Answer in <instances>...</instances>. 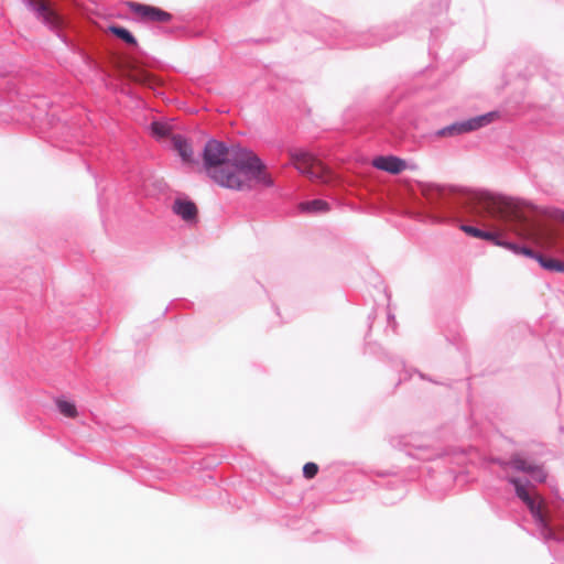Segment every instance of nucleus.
<instances>
[{
	"label": "nucleus",
	"instance_id": "f257e3e1",
	"mask_svg": "<svg viewBox=\"0 0 564 564\" xmlns=\"http://www.w3.org/2000/svg\"><path fill=\"white\" fill-rule=\"evenodd\" d=\"M456 194L453 185L416 182L409 192V213L419 221L442 224L459 207L471 220L490 221L518 238L531 240L542 235V226L530 210L514 205L498 206L489 193L468 195L460 202H455Z\"/></svg>",
	"mask_w": 564,
	"mask_h": 564
},
{
	"label": "nucleus",
	"instance_id": "f03ea898",
	"mask_svg": "<svg viewBox=\"0 0 564 564\" xmlns=\"http://www.w3.org/2000/svg\"><path fill=\"white\" fill-rule=\"evenodd\" d=\"M207 175L219 186L235 189H251L250 182L272 187L274 181L267 171V164L250 149L240 144H227L210 138L202 152Z\"/></svg>",
	"mask_w": 564,
	"mask_h": 564
},
{
	"label": "nucleus",
	"instance_id": "7ed1b4c3",
	"mask_svg": "<svg viewBox=\"0 0 564 564\" xmlns=\"http://www.w3.org/2000/svg\"><path fill=\"white\" fill-rule=\"evenodd\" d=\"M313 18L317 23L316 28L308 30L317 36L325 39L326 36L334 42L329 43L341 48L352 47H371L380 45L384 42L393 40L406 30L403 21H394L387 24L376 25L367 31L348 30L339 21L329 19L328 17L313 13Z\"/></svg>",
	"mask_w": 564,
	"mask_h": 564
},
{
	"label": "nucleus",
	"instance_id": "20e7f679",
	"mask_svg": "<svg viewBox=\"0 0 564 564\" xmlns=\"http://www.w3.org/2000/svg\"><path fill=\"white\" fill-rule=\"evenodd\" d=\"M390 445L404 452L408 456L423 462L433 460L441 455L440 449L432 445L430 438L419 434L392 436Z\"/></svg>",
	"mask_w": 564,
	"mask_h": 564
},
{
	"label": "nucleus",
	"instance_id": "39448f33",
	"mask_svg": "<svg viewBox=\"0 0 564 564\" xmlns=\"http://www.w3.org/2000/svg\"><path fill=\"white\" fill-rule=\"evenodd\" d=\"M22 2L28 10L33 13L36 20L55 34L68 48L74 47L72 40L62 31L65 18L59 11L51 9L46 3L36 2L35 0H22Z\"/></svg>",
	"mask_w": 564,
	"mask_h": 564
},
{
	"label": "nucleus",
	"instance_id": "423d86ee",
	"mask_svg": "<svg viewBox=\"0 0 564 564\" xmlns=\"http://www.w3.org/2000/svg\"><path fill=\"white\" fill-rule=\"evenodd\" d=\"M499 117V112L494 110L482 115H478L465 120L455 121L436 130L433 135L436 138L457 137L466 133L477 131L487 127Z\"/></svg>",
	"mask_w": 564,
	"mask_h": 564
},
{
	"label": "nucleus",
	"instance_id": "0eeeda50",
	"mask_svg": "<svg viewBox=\"0 0 564 564\" xmlns=\"http://www.w3.org/2000/svg\"><path fill=\"white\" fill-rule=\"evenodd\" d=\"M290 160L294 167L311 181L322 178L321 171L317 170L319 164L318 158L305 149H294L290 152Z\"/></svg>",
	"mask_w": 564,
	"mask_h": 564
},
{
	"label": "nucleus",
	"instance_id": "6e6552de",
	"mask_svg": "<svg viewBox=\"0 0 564 564\" xmlns=\"http://www.w3.org/2000/svg\"><path fill=\"white\" fill-rule=\"evenodd\" d=\"M507 481L513 486L516 497L525 505L531 517L540 519V511L543 510V499H538L529 492L528 488L531 482L516 476L508 477Z\"/></svg>",
	"mask_w": 564,
	"mask_h": 564
},
{
	"label": "nucleus",
	"instance_id": "1a4fd4ad",
	"mask_svg": "<svg viewBox=\"0 0 564 564\" xmlns=\"http://www.w3.org/2000/svg\"><path fill=\"white\" fill-rule=\"evenodd\" d=\"M127 6L129 10L140 18L142 22H170L173 15L152 4H145L135 1H128Z\"/></svg>",
	"mask_w": 564,
	"mask_h": 564
},
{
	"label": "nucleus",
	"instance_id": "9d476101",
	"mask_svg": "<svg viewBox=\"0 0 564 564\" xmlns=\"http://www.w3.org/2000/svg\"><path fill=\"white\" fill-rule=\"evenodd\" d=\"M172 212L188 226H195L198 223V208L186 195L174 199L172 204Z\"/></svg>",
	"mask_w": 564,
	"mask_h": 564
},
{
	"label": "nucleus",
	"instance_id": "9b49d317",
	"mask_svg": "<svg viewBox=\"0 0 564 564\" xmlns=\"http://www.w3.org/2000/svg\"><path fill=\"white\" fill-rule=\"evenodd\" d=\"M372 165L376 169L388 172L390 174H400L406 169L408 163L404 159L389 154L376 156L372 160Z\"/></svg>",
	"mask_w": 564,
	"mask_h": 564
},
{
	"label": "nucleus",
	"instance_id": "f8f14e48",
	"mask_svg": "<svg viewBox=\"0 0 564 564\" xmlns=\"http://www.w3.org/2000/svg\"><path fill=\"white\" fill-rule=\"evenodd\" d=\"M171 141L173 149L177 152L181 160L187 164H196L197 160L194 158L192 143L187 138L180 133L172 134Z\"/></svg>",
	"mask_w": 564,
	"mask_h": 564
},
{
	"label": "nucleus",
	"instance_id": "ddd939ff",
	"mask_svg": "<svg viewBox=\"0 0 564 564\" xmlns=\"http://www.w3.org/2000/svg\"><path fill=\"white\" fill-rule=\"evenodd\" d=\"M535 525L539 529V532L545 543L551 541L561 543L563 542V538L556 532L550 521L547 520L543 510L540 511V519L536 517H532Z\"/></svg>",
	"mask_w": 564,
	"mask_h": 564
},
{
	"label": "nucleus",
	"instance_id": "4468645a",
	"mask_svg": "<svg viewBox=\"0 0 564 564\" xmlns=\"http://www.w3.org/2000/svg\"><path fill=\"white\" fill-rule=\"evenodd\" d=\"M494 462L503 469L510 467L517 471L525 474L530 471L531 466L534 464L522 457L520 454L511 455L508 460H505L502 458H496Z\"/></svg>",
	"mask_w": 564,
	"mask_h": 564
},
{
	"label": "nucleus",
	"instance_id": "2eb2a0df",
	"mask_svg": "<svg viewBox=\"0 0 564 564\" xmlns=\"http://www.w3.org/2000/svg\"><path fill=\"white\" fill-rule=\"evenodd\" d=\"M172 126L163 120H153L149 126V131L151 135L158 140L161 141L165 138L172 137Z\"/></svg>",
	"mask_w": 564,
	"mask_h": 564
},
{
	"label": "nucleus",
	"instance_id": "dca6fc26",
	"mask_svg": "<svg viewBox=\"0 0 564 564\" xmlns=\"http://www.w3.org/2000/svg\"><path fill=\"white\" fill-rule=\"evenodd\" d=\"M427 11L425 13V21L432 22L433 18H436L448 10L449 0H427Z\"/></svg>",
	"mask_w": 564,
	"mask_h": 564
},
{
	"label": "nucleus",
	"instance_id": "f3484780",
	"mask_svg": "<svg viewBox=\"0 0 564 564\" xmlns=\"http://www.w3.org/2000/svg\"><path fill=\"white\" fill-rule=\"evenodd\" d=\"M108 30L113 36L120 39L126 44H128L130 46H134V47L138 46V41H137L135 36L127 28L119 25V24H111L108 26Z\"/></svg>",
	"mask_w": 564,
	"mask_h": 564
},
{
	"label": "nucleus",
	"instance_id": "a211bd4d",
	"mask_svg": "<svg viewBox=\"0 0 564 564\" xmlns=\"http://www.w3.org/2000/svg\"><path fill=\"white\" fill-rule=\"evenodd\" d=\"M301 209L305 213L318 214L325 213L329 209V205L326 200L321 198H314L301 204Z\"/></svg>",
	"mask_w": 564,
	"mask_h": 564
},
{
	"label": "nucleus",
	"instance_id": "6ab92c4d",
	"mask_svg": "<svg viewBox=\"0 0 564 564\" xmlns=\"http://www.w3.org/2000/svg\"><path fill=\"white\" fill-rule=\"evenodd\" d=\"M538 262L544 270L564 273V261L542 254L539 256Z\"/></svg>",
	"mask_w": 564,
	"mask_h": 564
},
{
	"label": "nucleus",
	"instance_id": "aec40b11",
	"mask_svg": "<svg viewBox=\"0 0 564 564\" xmlns=\"http://www.w3.org/2000/svg\"><path fill=\"white\" fill-rule=\"evenodd\" d=\"M55 405L58 412L66 417H75L77 415V408L75 402L67 400L64 397L56 398Z\"/></svg>",
	"mask_w": 564,
	"mask_h": 564
},
{
	"label": "nucleus",
	"instance_id": "412c9836",
	"mask_svg": "<svg viewBox=\"0 0 564 564\" xmlns=\"http://www.w3.org/2000/svg\"><path fill=\"white\" fill-rule=\"evenodd\" d=\"M478 239L489 241L492 245L498 246V247H499V245H501V241H502V237L498 232L492 231V230H485V229H481V234Z\"/></svg>",
	"mask_w": 564,
	"mask_h": 564
},
{
	"label": "nucleus",
	"instance_id": "4be33fe9",
	"mask_svg": "<svg viewBox=\"0 0 564 564\" xmlns=\"http://www.w3.org/2000/svg\"><path fill=\"white\" fill-rule=\"evenodd\" d=\"M528 474L536 482H544L547 477V474L545 473V470L542 468V466H540L538 464H533Z\"/></svg>",
	"mask_w": 564,
	"mask_h": 564
},
{
	"label": "nucleus",
	"instance_id": "5701e85b",
	"mask_svg": "<svg viewBox=\"0 0 564 564\" xmlns=\"http://www.w3.org/2000/svg\"><path fill=\"white\" fill-rule=\"evenodd\" d=\"M319 467L314 462H307L303 466V477L306 479H313L318 474Z\"/></svg>",
	"mask_w": 564,
	"mask_h": 564
},
{
	"label": "nucleus",
	"instance_id": "b1692460",
	"mask_svg": "<svg viewBox=\"0 0 564 564\" xmlns=\"http://www.w3.org/2000/svg\"><path fill=\"white\" fill-rule=\"evenodd\" d=\"M459 229L465 232L467 236L473 238H479L481 234V228H478L476 226L469 225V224H460Z\"/></svg>",
	"mask_w": 564,
	"mask_h": 564
},
{
	"label": "nucleus",
	"instance_id": "393cba45",
	"mask_svg": "<svg viewBox=\"0 0 564 564\" xmlns=\"http://www.w3.org/2000/svg\"><path fill=\"white\" fill-rule=\"evenodd\" d=\"M387 486L389 489L398 491V498H401L403 496V494H404L403 482L399 478L389 480L387 482Z\"/></svg>",
	"mask_w": 564,
	"mask_h": 564
},
{
	"label": "nucleus",
	"instance_id": "a878e982",
	"mask_svg": "<svg viewBox=\"0 0 564 564\" xmlns=\"http://www.w3.org/2000/svg\"><path fill=\"white\" fill-rule=\"evenodd\" d=\"M499 247H503V248L512 251L514 254H520L519 251H520L521 245L510 241L506 238H502L501 245H499Z\"/></svg>",
	"mask_w": 564,
	"mask_h": 564
},
{
	"label": "nucleus",
	"instance_id": "bb28decb",
	"mask_svg": "<svg viewBox=\"0 0 564 564\" xmlns=\"http://www.w3.org/2000/svg\"><path fill=\"white\" fill-rule=\"evenodd\" d=\"M519 252H520V254L525 256L527 258L534 259L536 261L539 259V256H542V253L536 252L533 249H531V248H529L527 246H522V245H521V248H520Z\"/></svg>",
	"mask_w": 564,
	"mask_h": 564
},
{
	"label": "nucleus",
	"instance_id": "cd10ccee",
	"mask_svg": "<svg viewBox=\"0 0 564 564\" xmlns=\"http://www.w3.org/2000/svg\"><path fill=\"white\" fill-rule=\"evenodd\" d=\"M552 527H553V529H554L556 532H558V534L561 535V538H563V542H564V516H563V517H561V518L558 519V521H557L554 525H552Z\"/></svg>",
	"mask_w": 564,
	"mask_h": 564
},
{
	"label": "nucleus",
	"instance_id": "c85d7f7f",
	"mask_svg": "<svg viewBox=\"0 0 564 564\" xmlns=\"http://www.w3.org/2000/svg\"><path fill=\"white\" fill-rule=\"evenodd\" d=\"M387 319H388V326L391 327L393 332H395L397 330V326H398V323L395 321V316L391 312H388Z\"/></svg>",
	"mask_w": 564,
	"mask_h": 564
},
{
	"label": "nucleus",
	"instance_id": "c756f323",
	"mask_svg": "<svg viewBox=\"0 0 564 564\" xmlns=\"http://www.w3.org/2000/svg\"><path fill=\"white\" fill-rule=\"evenodd\" d=\"M412 372L417 373V375H419V377H420L422 380H427V381L433 382V383H435V384H441L438 381L433 380L432 378H430L429 376H426L425 373H423V372H421V371H419V370H416V369H413V370H412Z\"/></svg>",
	"mask_w": 564,
	"mask_h": 564
},
{
	"label": "nucleus",
	"instance_id": "7c9ffc66",
	"mask_svg": "<svg viewBox=\"0 0 564 564\" xmlns=\"http://www.w3.org/2000/svg\"><path fill=\"white\" fill-rule=\"evenodd\" d=\"M377 310L376 307H372L371 312L368 314V322H369V330L372 327L373 319L376 318Z\"/></svg>",
	"mask_w": 564,
	"mask_h": 564
},
{
	"label": "nucleus",
	"instance_id": "2f4dec72",
	"mask_svg": "<svg viewBox=\"0 0 564 564\" xmlns=\"http://www.w3.org/2000/svg\"><path fill=\"white\" fill-rule=\"evenodd\" d=\"M251 42H254L257 44H267V43H271L273 41L272 37H260V39H256V40H250Z\"/></svg>",
	"mask_w": 564,
	"mask_h": 564
},
{
	"label": "nucleus",
	"instance_id": "473e14b6",
	"mask_svg": "<svg viewBox=\"0 0 564 564\" xmlns=\"http://www.w3.org/2000/svg\"><path fill=\"white\" fill-rule=\"evenodd\" d=\"M98 205H99L101 214H102L105 207H104V203H102V194L101 193H98Z\"/></svg>",
	"mask_w": 564,
	"mask_h": 564
},
{
	"label": "nucleus",
	"instance_id": "72a5a7b5",
	"mask_svg": "<svg viewBox=\"0 0 564 564\" xmlns=\"http://www.w3.org/2000/svg\"><path fill=\"white\" fill-rule=\"evenodd\" d=\"M376 475H377L378 477H382V478H383V477L389 476V475H390V473H388V471H376Z\"/></svg>",
	"mask_w": 564,
	"mask_h": 564
},
{
	"label": "nucleus",
	"instance_id": "f704fd0d",
	"mask_svg": "<svg viewBox=\"0 0 564 564\" xmlns=\"http://www.w3.org/2000/svg\"><path fill=\"white\" fill-rule=\"evenodd\" d=\"M404 379H408L412 376V372H410L409 370L404 369Z\"/></svg>",
	"mask_w": 564,
	"mask_h": 564
},
{
	"label": "nucleus",
	"instance_id": "c9c22d12",
	"mask_svg": "<svg viewBox=\"0 0 564 564\" xmlns=\"http://www.w3.org/2000/svg\"><path fill=\"white\" fill-rule=\"evenodd\" d=\"M437 31H438V30H437L436 28H432V29H431V35H432V36H435V34H436V32H437Z\"/></svg>",
	"mask_w": 564,
	"mask_h": 564
},
{
	"label": "nucleus",
	"instance_id": "e433bc0d",
	"mask_svg": "<svg viewBox=\"0 0 564 564\" xmlns=\"http://www.w3.org/2000/svg\"><path fill=\"white\" fill-rule=\"evenodd\" d=\"M94 177L97 178L96 175ZM96 185H97V187L99 186V181L98 180H96Z\"/></svg>",
	"mask_w": 564,
	"mask_h": 564
}]
</instances>
